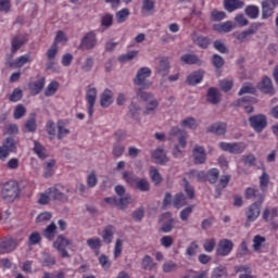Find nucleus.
Instances as JSON below:
<instances>
[{
	"label": "nucleus",
	"instance_id": "obj_1",
	"mask_svg": "<svg viewBox=\"0 0 278 278\" xmlns=\"http://www.w3.org/2000/svg\"><path fill=\"white\" fill-rule=\"evenodd\" d=\"M18 197V185L14 181H8L0 187V199L9 203Z\"/></svg>",
	"mask_w": 278,
	"mask_h": 278
},
{
	"label": "nucleus",
	"instance_id": "obj_2",
	"mask_svg": "<svg viewBox=\"0 0 278 278\" xmlns=\"http://www.w3.org/2000/svg\"><path fill=\"white\" fill-rule=\"evenodd\" d=\"M149 77H151V68L149 67L139 68L134 78L135 86H139L140 88H151L152 86L151 80H147L149 79Z\"/></svg>",
	"mask_w": 278,
	"mask_h": 278
},
{
	"label": "nucleus",
	"instance_id": "obj_3",
	"mask_svg": "<svg viewBox=\"0 0 278 278\" xmlns=\"http://www.w3.org/2000/svg\"><path fill=\"white\" fill-rule=\"evenodd\" d=\"M10 153H16V141L13 137H8L2 142V146L0 147V160L5 162L10 156Z\"/></svg>",
	"mask_w": 278,
	"mask_h": 278
},
{
	"label": "nucleus",
	"instance_id": "obj_4",
	"mask_svg": "<svg viewBox=\"0 0 278 278\" xmlns=\"http://www.w3.org/2000/svg\"><path fill=\"white\" fill-rule=\"evenodd\" d=\"M71 245H73V241L71 239H66L62 235H59L53 242V248L59 251L62 257H71V254L66 251V248Z\"/></svg>",
	"mask_w": 278,
	"mask_h": 278
},
{
	"label": "nucleus",
	"instance_id": "obj_5",
	"mask_svg": "<svg viewBox=\"0 0 278 278\" xmlns=\"http://www.w3.org/2000/svg\"><path fill=\"white\" fill-rule=\"evenodd\" d=\"M249 123L252 129H254V131H256L257 134H262V131H264V129H266L268 125V119H266V115L258 114L250 116Z\"/></svg>",
	"mask_w": 278,
	"mask_h": 278
},
{
	"label": "nucleus",
	"instance_id": "obj_6",
	"mask_svg": "<svg viewBox=\"0 0 278 278\" xmlns=\"http://www.w3.org/2000/svg\"><path fill=\"white\" fill-rule=\"evenodd\" d=\"M219 149L222 151H226L227 153H232V155H240L241 153H244V151L247 150V144L244 142H220Z\"/></svg>",
	"mask_w": 278,
	"mask_h": 278
},
{
	"label": "nucleus",
	"instance_id": "obj_7",
	"mask_svg": "<svg viewBox=\"0 0 278 278\" xmlns=\"http://www.w3.org/2000/svg\"><path fill=\"white\" fill-rule=\"evenodd\" d=\"M169 140L172 138H178V144L181 149L188 147V132L177 126H174L168 131Z\"/></svg>",
	"mask_w": 278,
	"mask_h": 278
},
{
	"label": "nucleus",
	"instance_id": "obj_8",
	"mask_svg": "<svg viewBox=\"0 0 278 278\" xmlns=\"http://www.w3.org/2000/svg\"><path fill=\"white\" fill-rule=\"evenodd\" d=\"M262 205L263 203H252L249 206L248 211L245 212V227H251V223H255V220L260 218V214H262Z\"/></svg>",
	"mask_w": 278,
	"mask_h": 278
},
{
	"label": "nucleus",
	"instance_id": "obj_9",
	"mask_svg": "<svg viewBox=\"0 0 278 278\" xmlns=\"http://www.w3.org/2000/svg\"><path fill=\"white\" fill-rule=\"evenodd\" d=\"M94 47H97V33L91 30L84 35L78 49L81 51H92Z\"/></svg>",
	"mask_w": 278,
	"mask_h": 278
},
{
	"label": "nucleus",
	"instance_id": "obj_10",
	"mask_svg": "<svg viewBox=\"0 0 278 278\" xmlns=\"http://www.w3.org/2000/svg\"><path fill=\"white\" fill-rule=\"evenodd\" d=\"M278 5V0H263L261 2L262 8V18L266 21L275 14V9Z\"/></svg>",
	"mask_w": 278,
	"mask_h": 278
},
{
	"label": "nucleus",
	"instance_id": "obj_11",
	"mask_svg": "<svg viewBox=\"0 0 278 278\" xmlns=\"http://www.w3.org/2000/svg\"><path fill=\"white\" fill-rule=\"evenodd\" d=\"M16 247H18V241L16 239L11 237L3 238L0 241V255L12 253V251L16 250Z\"/></svg>",
	"mask_w": 278,
	"mask_h": 278
},
{
	"label": "nucleus",
	"instance_id": "obj_12",
	"mask_svg": "<svg viewBox=\"0 0 278 278\" xmlns=\"http://www.w3.org/2000/svg\"><path fill=\"white\" fill-rule=\"evenodd\" d=\"M244 198L250 201H255L253 203H264V199H266V195L260 192V189L255 187H249L245 189Z\"/></svg>",
	"mask_w": 278,
	"mask_h": 278
},
{
	"label": "nucleus",
	"instance_id": "obj_13",
	"mask_svg": "<svg viewBox=\"0 0 278 278\" xmlns=\"http://www.w3.org/2000/svg\"><path fill=\"white\" fill-rule=\"evenodd\" d=\"M64 186L56 185L54 187H51L48 189V192L50 197H52L53 201H60L61 203H66L68 201V195H66L64 192Z\"/></svg>",
	"mask_w": 278,
	"mask_h": 278
},
{
	"label": "nucleus",
	"instance_id": "obj_14",
	"mask_svg": "<svg viewBox=\"0 0 278 278\" xmlns=\"http://www.w3.org/2000/svg\"><path fill=\"white\" fill-rule=\"evenodd\" d=\"M233 251V241L229 239H223L218 243V248L216 250L217 255L220 257H225L229 255V253Z\"/></svg>",
	"mask_w": 278,
	"mask_h": 278
},
{
	"label": "nucleus",
	"instance_id": "obj_15",
	"mask_svg": "<svg viewBox=\"0 0 278 278\" xmlns=\"http://www.w3.org/2000/svg\"><path fill=\"white\" fill-rule=\"evenodd\" d=\"M206 101L211 105H218L223 101V94H220V89L216 87H210L206 92Z\"/></svg>",
	"mask_w": 278,
	"mask_h": 278
},
{
	"label": "nucleus",
	"instance_id": "obj_16",
	"mask_svg": "<svg viewBox=\"0 0 278 278\" xmlns=\"http://www.w3.org/2000/svg\"><path fill=\"white\" fill-rule=\"evenodd\" d=\"M192 157L194 164H205V162H207V154L205 153V148L195 144L192 150Z\"/></svg>",
	"mask_w": 278,
	"mask_h": 278
},
{
	"label": "nucleus",
	"instance_id": "obj_17",
	"mask_svg": "<svg viewBox=\"0 0 278 278\" xmlns=\"http://www.w3.org/2000/svg\"><path fill=\"white\" fill-rule=\"evenodd\" d=\"M262 23H253L250 27L239 34L236 35L237 40L239 42H244L249 36H253V34H257V30L262 27Z\"/></svg>",
	"mask_w": 278,
	"mask_h": 278
},
{
	"label": "nucleus",
	"instance_id": "obj_18",
	"mask_svg": "<svg viewBox=\"0 0 278 278\" xmlns=\"http://www.w3.org/2000/svg\"><path fill=\"white\" fill-rule=\"evenodd\" d=\"M86 100L88 103V114L92 117V114H94V103H97V88L90 87L87 90Z\"/></svg>",
	"mask_w": 278,
	"mask_h": 278
},
{
	"label": "nucleus",
	"instance_id": "obj_19",
	"mask_svg": "<svg viewBox=\"0 0 278 278\" xmlns=\"http://www.w3.org/2000/svg\"><path fill=\"white\" fill-rule=\"evenodd\" d=\"M251 101H253V98L243 97L236 100L231 105L232 108H243L245 114H253L254 109L253 105H251Z\"/></svg>",
	"mask_w": 278,
	"mask_h": 278
},
{
	"label": "nucleus",
	"instance_id": "obj_20",
	"mask_svg": "<svg viewBox=\"0 0 278 278\" xmlns=\"http://www.w3.org/2000/svg\"><path fill=\"white\" fill-rule=\"evenodd\" d=\"M191 40L200 49H207V47H210V45H212V39H210V37H205L203 35H199L197 33L191 34Z\"/></svg>",
	"mask_w": 278,
	"mask_h": 278
},
{
	"label": "nucleus",
	"instance_id": "obj_21",
	"mask_svg": "<svg viewBox=\"0 0 278 278\" xmlns=\"http://www.w3.org/2000/svg\"><path fill=\"white\" fill-rule=\"evenodd\" d=\"M206 134H215V136H225L227 134V123L217 122L206 128Z\"/></svg>",
	"mask_w": 278,
	"mask_h": 278
},
{
	"label": "nucleus",
	"instance_id": "obj_22",
	"mask_svg": "<svg viewBox=\"0 0 278 278\" xmlns=\"http://www.w3.org/2000/svg\"><path fill=\"white\" fill-rule=\"evenodd\" d=\"M180 62H182V64H187L189 66H192V65H197V66H201L203 65V60H201L199 58V55L197 54H192V53H187V54H182L180 56Z\"/></svg>",
	"mask_w": 278,
	"mask_h": 278
},
{
	"label": "nucleus",
	"instance_id": "obj_23",
	"mask_svg": "<svg viewBox=\"0 0 278 278\" xmlns=\"http://www.w3.org/2000/svg\"><path fill=\"white\" fill-rule=\"evenodd\" d=\"M213 29L214 31H218V34H229V31L236 29V23L227 21L222 24H214Z\"/></svg>",
	"mask_w": 278,
	"mask_h": 278
},
{
	"label": "nucleus",
	"instance_id": "obj_24",
	"mask_svg": "<svg viewBox=\"0 0 278 278\" xmlns=\"http://www.w3.org/2000/svg\"><path fill=\"white\" fill-rule=\"evenodd\" d=\"M116 233V227L114 225H108L102 231V240L105 244H112V240Z\"/></svg>",
	"mask_w": 278,
	"mask_h": 278
},
{
	"label": "nucleus",
	"instance_id": "obj_25",
	"mask_svg": "<svg viewBox=\"0 0 278 278\" xmlns=\"http://www.w3.org/2000/svg\"><path fill=\"white\" fill-rule=\"evenodd\" d=\"M170 73V61L168 58H163L159 62L157 74L161 77H166Z\"/></svg>",
	"mask_w": 278,
	"mask_h": 278
},
{
	"label": "nucleus",
	"instance_id": "obj_26",
	"mask_svg": "<svg viewBox=\"0 0 278 278\" xmlns=\"http://www.w3.org/2000/svg\"><path fill=\"white\" fill-rule=\"evenodd\" d=\"M224 8L227 12H236V10H240L244 8V1L242 0H224Z\"/></svg>",
	"mask_w": 278,
	"mask_h": 278
},
{
	"label": "nucleus",
	"instance_id": "obj_27",
	"mask_svg": "<svg viewBox=\"0 0 278 278\" xmlns=\"http://www.w3.org/2000/svg\"><path fill=\"white\" fill-rule=\"evenodd\" d=\"M204 75L205 72L203 71H197L191 73L189 76H187L188 86H197V84H201V81H203Z\"/></svg>",
	"mask_w": 278,
	"mask_h": 278
},
{
	"label": "nucleus",
	"instance_id": "obj_28",
	"mask_svg": "<svg viewBox=\"0 0 278 278\" xmlns=\"http://www.w3.org/2000/svg\"><path fill=\"white\" fill-rule=\"evenodd\" d=\"M27 42L25 40V37L21 35H16L11 39V53H16L18 49H22V47Z\"/></svg>",
	"mask_w": 278,
	"mask_h": 278
},
{
	"label": "nucleus",
	"instance_id": "obj_29",
	"mask_svg": "<svg viewBox=\"0 0 278 278\" xmlns=\"http://www.w3.org/2000/svg\"><path fill=\"white\" fill-rule=\"evenodd\" d=\"M152 157L156 164H167L168 162V156H166V151H164V149H161V148L156 149L152 153Z\"/></svg>",
	"mask_w": 278,
	"mask_h": 278
},
{
	"label": "nucleus",
	"instance_id": "obj_30",
	"mask_svg": "<svg viewBox=\"0 0 278 278\" xmlns=\"http://www.w3.org/2000/svg\"><path fill=\"white\" fill-rule=\"evenodd\" d=\"M58 231V226L55 225V223H51L50 225H48L43 230H42V236L43 238H46L47 240H54L55 239V233Z\"/></svg>",
	"mask_w": 278,
	"mask_h": 278
},
{
	"label": "nucleus",
	"instance_id": "obj_31",
	"mask_svg": "<svg viewBox=\"0 0 278 278\" xmlns=\"http://www.w3.org/2000/svg\"><path fill=\"white\" fill-rule=\"evenodd\" d=\"M261 91L264 92V94H275V88L273 87V80L265 76L261 83Z\"/></svg>",
	"mask_w": 278,
	"mask_h": 278
},
{
	"label": "nucleus",
	"instance_id": "obj_32",
	"mask_svg": "<svg viewBox=\"0 0 278 278\" xmlns=\"http://www.w3.org/2000/svg\"><path fill=\"white\" fill-rule=\"evenodd\" d=\"M173 205L176 207V210H181V207H185V205H188V198H186V194L182 192H179L175 194L173 199Z\"/></svg>",
	"mask_w": 278,
	"mask_h": 278
},
{
	"label": "nucleus",
	"instance_id": "obj_33",
	"mask_svg": "<svg viewBox=\"0 0 278 278\" xmlns=\"http://www.w3.org/2000/svg\"><path fill=\"white\" fill-rule=\"evenodd\" d=\"M132 188L139 190V192H149L151 190V184L147 178H138Z\"/></svg>",
	"mask_w": 278,
	"mask_h": 278
},
{
	"label": "nucleus",
	"instance_id": "obj_34",
	"mask_svg": "<svg viewBox=\"0 0 278 278\" xmlns=\"http://www.w3.org/2000/svg\"><path fill=\"white\" fill-rule=\"evenodd\" d=\"M46 79L45 77L39 78L37 81L29 85L30 94H40L42 88H45Z\"/></svg>",
	"mask_w": 278,
	"mask_h": 278
},
{
	"label": "nucleus",
	"instance_id": "obj_35",
	"mask_svg": "<svg viewBox=\"0 0 278 278\" xmlns=\"http://www.w3.org/2000/svg\"><path fill=\"white\" fill-rule=\"evenodd\" d=\"M31 63V54L27 53L20 58H17L14 63H11L10 66H14V68H23L25 64Z\"/></svg>",
	"mask_w": 278,
	"mask_h": 278
},
{
	"label": "nucleus",
	"instance_id": "obj_36",
	"mask_svg": "<svg viewBox=\"0 0 278 278\" xmlns=\"http://www.w3.org/2000/svg\"><path fill=\"white\" fill-rule=\"evenodd\" d=\"M122 179H124L125 182L128 186H130L131 188H134V186L138 181V177L136 176V174H134V172H129V170H124L123 172Z\"/></svg>",
	"mask_w": 278,
	"mask_h": 278
},
{
	"label": "nucleus",
	"instance_id": "obj_37",
	"mask_svg": "<svg viewBox=\"0 0 278 278\" xmlns=\"http://www.w3.org/2000/svg\"><path fill=\"white\" fill-rule=\"evenodd\" d=\"M101 108H110L112 105V91L110 89H105L100 98Z\"/></svg>",
	"mask_w": 278,
	"mask_h": 278
},
{
	"label": "nucleus",
	"instance_id": "obj_38",
	"mask_svg": "<svg viewBox=\"0 0 278 278\" xmlns=\"http://www.w3.org/2000/svg\"><path fill=\"white\" fill-rule=\"evenodd\" d=\"M157 108H160V102L154 98L146 104L143 114L146 116H149V114H155V110H157Z\"/></svg>",
	"mask_w": 278,
	"mask_h": 278
},
{
	"label": "nucleus",
	"instance_id": "obj_39",
	"mask_svg": "<svg viewBox=\"0 0 278 278\" xmlns=\"http://www.w3.org/2000/svg\"><path fill=\"white\" fill-rule=\"evenodd\" d=\"M55 263H56L55 256H52L49 253H43L42 254V257H41V261H40L41 266H45L47 268H51V266H55Z\"/></svg>",
	"mask_w": 278,
	"mask_h": 278
},
{
	"label": "nucleus",
	"instance_id": "obj_40",
	"mask_svg": "<svg viewBox=\"0 0 278 278\" xmlns=\"http://www.w3.org/2000/svg\"><path fill=\"white\" fill-rule=\"evenodd\" d=\"M218 177H220V170H218V168H211L206 173V181H208V184H216Z\"/></svg>",
	"mask_w": 278,
	"mask_h": 278
},
{
	"label": "nucleus",
	"instance_id": "obj_41",
	"mask_svg": "<svg viewBox=\"0 0 278 278\" xmlns=\"http://www.w3.org/2000/svg\"><path fill=\"white\" fill-rule=\"evenodd\" d=\"M244 12H245L247 16H249V18H253V20L258 18L260 7L250 4V5L245 7Z\"/></svg>",
	"mask_w": 278,
	"mask_h": 278
},
{
	"label": "nucleus",
	"instance_id": "obj_42",
	"mask_svg": "<svg viewBox=\"0 0 278 278\" xmlns=\"http://www.w3.org/2000/svg\"><path fill=\"white\" fill-rule=\"evenodd\" d=\"M181 127H186L187 129H191L194 131L197 127H199V123H197V119L194 117H186L180 123Z\"/></svg>",
	"mask_w": 278,
	"mask_h": 278
},
{
	"label": "nucleus",
	"instance_id": "obj_43",
	"mask_svg": "<svg viewBox=\"0 0 278 278\" xmlns=\"http://www.w3.org/2000/svg\"><path fill=\"white\" fill-rule=\"evenodd\" d=\"M149 88H142L140 87L137 91V97L141 99V101H144L146 103H149L150 101H153V94L146 92L144 90H148Z\"/></svg>",
	"mask_w": 278,
	"mask_h": 278
},
{
	"label": "nucleus",
	"instance_id": "obj_44",
	"mask_svg": "<svg viewBox=\"0 0 278 278\" xmlns=\"http://www.w3.org/2000/svg\"><path fill=\"white\" fill-rule=\"evenodd\" d=\"M36 129H37L36 114H30V117L25 122V130L30 134H34Z\"/></svg>",
	"mask_w": 278,
	"mask_h": 278
},
{
	"label": "nucleus",
	"instance_id": "obj_45",
	"mask_svg": "<svg viewBox=\"0 0 278 278\" xmlns=\"http://www.w3.org/2000/svg\"><path fill=\"white\" fill-rule=\"evenodd\" d=\"M150 177L154 186H160V184H162V175L160 174V170L157 168H150Z\"/></svg>",
	"mask_w": 278,
	"mask_h": 278
},
{
	"label": "nucleus",
	"instance_id": "obj_46",
	"mask_svg": "<svg viewBox=\"0 0 278 278\" xmlns=\"http://www.w3.org/2000/svg\"><path fill=\"white\" fill-rule=\"evenodd\" d=\"M182 188L188 199H194V187L190 185V181H188V178H182Z\"/></svg>",
	"mask_w": 278,
	"mask_h": 278
},
{
	"label": "nucleus",
	"instance_id": "obj_47",
	"mask_svg": "<svg viewBox=\"0 0 278 278\" xmlns=\"http://www.w3.org/2000/svg\"><path fill=\"white\" fill-rule=\"evenodd\" d=\"M42 242V237L40 232L34 231L28 237V247H36V244H40Z\"/></svg>",
	"mask_w": 278,
	"mask_h": 278
},
{
	"label": "nucleus",
	"instance_id": "obj_48",
	"mask_svg": "<svg viewBox=\"0 0 278 278\" xmlns=\"http://www.w3.org/2000/svg\"><path fill=\"white\" fill-rule=\"evenodd\" d=\"M257 90L251 83H245L241 89L239 90V97H242V94H255Z\"/></svg>",
	"mask_w": 278,
	"mask_h": 278
},
{
	"label": "nucleus",
	"instance_id": "obj_49",
	"mask_svg": "<svg viewBox=\"0 0 278 278\" xmlns=\"http://www.w3.org/2000/svg\"><path fill=\"white\" fill-rule=\"evenodd\" d=\"M34 152L36 155H38L40 160H47V149H45V147H42L38 141H34Z\"/></svg>",
	"mask_w": 278,
	"mask_h": 278
},
{
	"label": "nucleus",
	"instance_id": "obj_50",
	"mask_svg": "<svg viewBox=\"0 0 278 278\" xmlns=\"http://www.w3.org/2000/svg\"><path fill=\"white\" fill-rule=\"evenodd\" d=\"M59 88H60L59 81H55V80L51 81L45 90L46 97H53V94L58 92Z\"/></svg>",
	"mask_w": 278,
	"mask_h": 278
},
{
	"label": "nucleus",
	"instance_id": "obj_51",
	"mask_svg": "<svg viewBox=\"0 0 278 278\" xmlns=\"http://www.w3.org/2000/svg\"><path fill=\"white\" fill-rule=\"evenodd\" d=\"M224 18H227V13H225V11H218L214 9L211 12V21H213L214 23H220V21H223Z\"/></svg>",
	"mask_w": 278,
	"mask_h": 278
},
{
	"label": "nucleus",
	"instance_id": "obj_52",
	"mask_svg": "<svg viewBox=\"0 0 278 278\" xmlns=\"http://www.w3.org/2000/svg\"><path fill=\"white\" fill-rule=\"evenodd\" d=\"M114 25V15L106 13L104 16L101 17V26L104 29H110Z\"/></svg>",
	"mask_w": 278,
	"mask_h": 278
},
{
	"label": "nucleus",
	"instance_id": "obj_53",
	"mask_svg": "<svg viewBox=\"0 0 278 278\" xmlns=\"http://www.w3.org/2000/svg\"><path fill=\"white\" fill-rule=\"evenodd\" d=\"M129 203H131V194L127 193L125 197L117 200V207L119 210H125L126 207H129Z\"/></svg>",
	"mask_w": 278,
	"mask_h": 278
},
{
	"label": "nucleus",
	"instance_id": "obj_54",
	"mask_svg": "<svg viewBox=\"0 0 278 278\" xmlns=\"http://www.w3.org/2000/svg\"><path fill=\"white\" fill-rule=\"evenodd\" d=\"M134 58H138V51L132 50L127 52L126 54H122L118 56V62H121L122 64H125V62H131V60H134Z\"/></svg>",
	"mask_w": 278,
	"mask_h": 278
},
{
	"label": "nucleus",
	"instance_id": "obj_55",
	"mask_svg": "<svg viewBox=\"0 0 278 278\" xmlns=\"http://www.w3.org/2000/svg\"><path fill=\"white\" fill-rule=\"evenodd\" d=\"M268 184H270V176H268L266 172H263V174L260 177V188L262 192H266Z\"/></svg>",
	"mask_w": 278,
	"mask_h": 278
},
{
	"label": "nucleus",
	"instance_id": "obj_56",
	"mask_svg": "<svg viewBox=\"0 0 278 278\" xmlns=\"http://www.w3.org/2000/svg\"><path fill=\"white\" fill-rule=\"evenodd\" d=\"M142 268L143 270H153L155 268V262H153V257L146 255L142 258Z\"/></svg>",
	"mask_w": 278,
	"mask_h": 278
},
{
	"label": "nucleus",
	"instance_id": "obj_57",
	"mask_svg": "<svg viewBox=\"0 0 278 278\" xmlns=\"http://www.w3.org/2000/svg\"><path fill=\"white\" fill-rule=\"evenodd\" d=\"M92 66H94V58L88 56L81 64L80 68L83 73H90L92 71Z\"/></svg>",
	"mask_w": 278,
	"mask_h": 278
},
{
	"label": "nucleus",
	"instance_id": "obj_58",
	"mask_svg": "<svg viewBox=\"0 0 278 278\" xmlns=\"http://www.w3.org/2000/svg\"><path fill=\"white\" fill-rule=\"evenodd\" d=\"M242 162L244 166H257V157L253 154H248L242 156Z\"/></svg>",
	"mask_w": 278,
	"mask_h": 278
},
{
	"label": "nucleus",
	"instance_id": "obj_59",
	"mask_svg": "<svg viewBox=\"0 0 278 278\" xmlns=\"http://www.w3.org/2000/svg\"><path fill=\"white\" fill-rule=\"evenodd\" d=\"M125 153V146L123 143H114L112 149L113 157H121Z\"/></svg>",
	"mask_w": 278,
	"mask_h": 278
},
{
	"label": "nucleus",
	"instance_id": "obj_60",
	"mask_svg": "<svg viewBox=\"0 0 278 278\" xmlns=\"http://www.w3.org/2000/svg\"><path fill=\"white\" fill-rule=\"evenodd\" d=\"M117 23H125L129 18V9H123L115 15Z\"/></svg>",
	"mask_w": 278,
	"mask_h": 278
},
{
	"label": "nucleus",
	"instance_id": "obj_61",
	"mask_svg": "<svg viewBox=\"0 0 278 278\" xmlns=\"http://www.w3.org/2000/svg\"><path fill=\"white\" fill-rule=\"evenodd\" d=\"M25 114H27V109H25L23 106V104L16 105L14 113H13L15 121L23 118V116H25Z\"/></svg>",
	"mask_w": 278,
	"mask_h": 278
},
{
	"label": "nucleus",
	"instance_id": "obj_62",
	"mask_svg": "<svg viewBox=\"0 0 278 278\" xmlns=\"http://www.w3.org/2000/svg\"><path fill=\"white\" fill-rule=\"evenodd\" d=\"M213 47L219 53H229V48H227V46L225 45V42H223V40H215L213 42Z\"/></svg>",
	"mask_w": 278,
	"mask_h": 278
},
{
	"label": "nucleus",
	"instance_id": "obj_63",
	"mask_svg": "<svg viewBox=\"0 0 278 278\" xmlns=\"http://www.w3.org/2000/svg\"><path fill=\"white\" fill-rule=\"evenodd\" d=\"M227 277V268L224 266L216 267L212 273V278H226Z\"/></svg>",
	"mask_w": 278,
	"mask_h": 278
},
{
	"label": "nucleus",
	"instance_id": "obj_64",
	"mask_svg": "<svg viewBox=\"0 0 278 278\" xmlns=\"http://www.w3.org/2000/svg\"><path fill=\"white\" fill-rule=\"evenodd\" d=\"M197 251H199V242L193 241L187 248L186 255H188V257H193V255H197Z\"/></svg>",
	"mask_w": 278,
	"mask_h": 278
}]
</instances>
